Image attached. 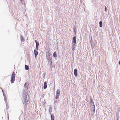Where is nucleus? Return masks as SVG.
Here are the masks:
<instances>
[{
	"label": "nucleus",
	"mask_w": 120,
	"mask_h": 120,
	"mask_svg": "<svg viewBox=\"0 0 120 120\" xmlns=\"http://www.w3.org/2000/svg\"><path fill=\"white\" fill-rule=\"evenodd\" d=\"M73 30L74 31H75L76 30V27L75 26H74L73 27Z\"/></svg>",
	"instance_id": "obj_25"
},
{
	"label": "nucleus",
	"mask_w": 120,
	"mask_h": 120,
	"mask_svg": "<svg viewBox=\"0 0 120 120\" xmlns=\"http://www.w3.org/2000/svg\"><path fill=\"white\" fill-rule=\"evenodd\" d=\"M21 41H23V37L22 35L21 36Z\"/></svg>",
	"instance_id": "obj_22"
},
{
	"label": "nucleus",
	"mask_w": 120,
	"mask_h": 120,
	"mask_svg": "<svg viewBox=\"0 0 120 120\" xmlns=\"http://www.w3.org/2000/svg\"><path fill=\"white\" fill-rule=\"evenodd\" d=\"M29 84L27 83L26 82L25 83L24 85V86L26 87H25V89L26 90H27L28 89V88L27 87V86Z\"/></svg>",
	"instance_id": "obj_11"
},
{
	"label": "nucleus",
	"mask_w": 120,
	"mask_h": 120,
	"mask_svg": "<svg viewBox=\"0 0 120 120\" xmlns=\"http://www.w3.org/2000/svg\"><path fill=\"white\" fill-rule=\"evenodd\" d=\"M72 50L74 51L75 48L76 46V44H72Z\"/></svg>",
	"instance_id": "obj_10"
},
{
	"label": "nucleus",
	"mask_w": 120,
	"mask_h": 120,
	"mask_svg": "<svg viewBox=\"0 0 120 120\" xmlns=\"http://www.w3.org/2000/svg\"><path fill=\"white\" fill-rule=\"evenodd\" d=\"M52 107L51 106H50L49 108V112L50 114H51V112H52Z\"/></svg>",
	"instance_id": "obj_21"
},
{
	"label": "nucleus",
	"mask_w": 120,
	"mask_h": 120,
	"mask_svg": "<svg viewBox=\"0 0 120 120\" xmlns=\"http://www.w3.org/2000/svg\"><path fill=\"white\" fill-rule=\"evenodd\" d=\"M34 56L35 58H36L37 56L38 55V52L37 51L36 49H34Z\"/></svg>",
	"instance_id": "obj_6"
},
{
	"label": "nucleus",
	"mask_w": 120,
	"mask_h": 120,
	"mask_svg": "<svg viewBox=\"0 0 120 120\" xmlns=\"http://www.w3.org/2000/svg\"><path fill=\"white\" fill-rule=\"evenodd\" d=\"M19 120H20L19 118Z\"/></svg>",
	"instance_id": "obj_33"
},
{
	"label": "nucleus",
	"mask_w": 120,
	"mask_h": 120,
	"mask_svg": "<svg viewBox=\"0 0 120 120\" xmlns=\"http://www.w3.org/2000/svg\"><path fill=\"white\" fill-rule=\"evenodd\" d=\"M90 104H93V105H94V102L93 100L92 99V98L90 100Z\"/></svg>",
	"instance_id": "obj_19"
},
{
	"label": "nucleus",
	"mask_w": 120,
	"mask_h": 120,
	"mask_svg": "<svg viewBox=\"0 0 120 120\" xmlns=\"http://www.w3.org/2000/svg\"><path fill=\"white\" fill-rule=\"evenodd\" d=\"M74 75L75 76H77V73L78 71L76 69H75L74 70Z\"/></svg>",
	"instance_id": "obj_7"
},
{
	"label": "nucleus",
	"mask_w": 120,
	"mask_h": 120,
	"mask_svg": "<svg viewBox=\"0 0 120 120\" xmlns=\"http://www.w3.org/2000/svg\"><path fill=\"white\" fill-rule=\"evenodd\" d=\"M99 26L100 27H102V23L101 21H100L99 22Z\"/></svg>",
	"instance_id": "obj_17"
},
{
	"label": "nucleus",
	"mask_w": 120,
	"mask_h": 120,
	"mask_svg": "<svg viewBox=\"0 0 120 120\" xmlns=\"http://www.w3.org/2000/svg\"><path fill=\"white\" fill-rule=\"evenodd\" d=\"M47 82H44V83L43 88L44 89H45L47 88Z\"/></svg>",
	"instance_id": "obj_9"
},
{
	"label": "nucleus",
	"mask_w": 120,
	"mask_h": 120,
	"mask_svg": "<svg viewBox=\"0 0 120 120\" xmlns=\"http://www.w3.org/2000/svg\"><path fill=\"white\" fill-rule=\"evenodd\" d=\"M92 106V107H95V105H94H94H93V104H90Z\"/></svg>",
	"instance_id": "obj_28"
},
{
	"label": "nucleus",
	"mask_w": 120,
	"mask_h": 120,
	"mask_svg": "<svg viewBox=\"0 0 120 120\" xmlns=\"http://www.w3.org/2000/svg\"><path fill=\"white\" fill-rule=\"evenodd\" d=\"M46 57L47 60L51 59V58H50V54L49 52H47L46 54Z\"/></svg>",
	"instance_id": "obj_5"
},
{
	"label": "nucleus",
	"mask_w": 120,
	"mask_h": 120,
	"mask_svg": "<svg viewBox=\"0 0 120 120\" xmlns=\"http://www.w3.org/2000/svg\"><path fill=\"white\" fill-rule=\"evenodd\" d=\"M51 120H54V115L53 113L52 114L51 116Z\"/></svg>",
	"instance_id": "obj_12"
},
{
	"label": "nucleus",
	"mask_w": 120,
	"mask_h": 120,
	"mask_svg": "<svg viewBox=\"0 0 120 120\" xmlns=\"http://www.w3.org/2000/svg\"><path fill=\"white\" fill-rule=\"evenodd\" d=\"M35 42L36 44V46H38L39 45V42L38 41H37V40H35Z\"/></svg>",
	"instance_id": "obj_16"
},
{
	"label": "nucleus",
	"mask_w": 120,
	"mask_h": 120,
	"mask_svg": "<svg viewBox=\"0 0 120 120\" xmlns=\"http://www.w3.org/2000/svg\"><path fill=\"white\" fill-rule=\"evenodd\" d=\"M76 38L75 36L73 37L72 38V44H76Z\"/></svg>",
	"instance_id": "obj_4"
},
{
	"label": "nucleus",
	"mask_w": 120,
	"mask_h": 120,
	"mask_svg": "<svg viewBox=\"0 0 120 120\" xmlns=\"http://www.w3.org/2000/svg\"><path fill=\"white\" fill-rule=\"evenodd\" d=\"M2 92L3 93V96H4V101H5L6 103V99H7V98L6 97V96L5 95V93H4V92L3 89H2Z\"/></svg>",
	"instance_id": "obj_8"
},
{
	"label": "nucleus",
	"mask_w": 120,
	"mask_h": 120,
	"mask_svg": "<svg viewBox=\"0 0 120 120\" xmlns=\"http://www.w3.org/2000/svg\"><path fill=\"white\" fill-rule=\"evenodd\" d=\"M119 112H117L116 116V117H117V120H119V118L118 117L119 116Z\"/></svg>",
	"instance_id": "obj_13"
},
{
	"label": "nucleus",
	"mask_w": 120,
	"mask_h": 120,
	"mask_svg": "<svg viewBox=\"0 0 120 120\" xmlns=\"http://www.w3.org/2000/svg\"><path fill=\"white\" fill-rule=\"evenodd\" d=\"M26 89H25L23 92V97L22 101L24 102V105H27L28 104H29L30 102L29 101V97L28 95V92L27 90Z\"/></svg>",
	"instance_id": "obj_1"
},
{
	"label": "nucleus",
	"mask_w": 120,
	"mask_h": 120,
	"mask_svg": "<svg viewBox=\"0 0 120 120\" xmlns=\"http://www.w3.org/2000/svg\"><path fill=\"white\" fill-rule=\"evenodd\" d=\"M118 63H119V64L120 65V60L119 61V62H118Z\"/></svg>",
	"instance_id": "obj_29"
},
{
	"label": "nucleus",
	"mask_w": 120,
	"mask_h": 120,
	"mask_svg": "<svg viewBox=\"0 0 120 120\" xmlns=\"http://www.w3.org/2000/svg\"><path fill=\"white\" fill-rule=\"evenodd\" d=\"M15 72H13L12 73L11 79V83H13L15 80Z\"/></svg>",
	"instance_id": "obj_2"
},
{
	"label": "nucleus",
	"mask_w": 120,
	"mask_h": 120,
	"mask_svg": "<svg viewBox=\"0 0 120 120\" xmlns=\"http://www.w3.org/2000/svg\"><path fill=\"white\" fill-rule=\"evenodd\" d=\"M25 69L26 70H27L29 69V67L28 66L26 65L25 66Z\"/></svg>",
	"instance_id": "obj_18"
},
{
	"label": "nucleus",
	"mask_w": 120,
	"mask_h": 120,
	"mask_svg": "<svg viewBox=\"0 0 120 120\" xmlns=\"http://www.w3.org/2000/svg\"><path fill=\"white\" fill-rule=\"evenodd\" d=\"M119 21H120V17H119Z\"/></svg>",
	"instance_id": "obj_32"
},
{
	"label": "nucleus",
	"mask_w": 120,
	"mask_h": 120,
	"mask_svg": "<svg viewBox=\"0 0 120 120\" xmlns=\"http://www.w3.org/2000/svg\"><path fill=\"white\" fill-rule=\"evenodd\" d=\"M38 46H36L35 47V49H36V51L38 50Z\"/></svg>",
	"instance_id": "obj_26"
},
{
	"label": "nucleus",
	"mask_w": 120,
	"mask_h": 120,
	"mask_svg": "<svg viewBox=\"0 0 120 120\" xmlns=\"http://www.w3.org/2000/svg\"><path fill=\"white\" fill-rule=\"evenodd\" d=\"M48 60V64L50 65V68H52V58L51 59H49V60Z\"/></svg>",
	"instance_id": "obj_3"
},
{
	"label": "nucleus",
	"mask_w": 120,
	"mask_h": 120,
	"mask_svg": "<svg viewBox=\"0 0 120 120\" xmlns=\"http://www.w3.org/2000/svg\"><path fill=\"white\" fill-rule=\"evenodd\" d=\"M59 96V95H56V96L55 97V98L56 99H57L58 98Z\"/></svg>",
	"instance_id": "obj_24"
},
{
	"label": "nucleus",
	"mask_w": 120,
	"mask_h": 120,
	"mask_svg": "<svg viewBox=\"0 0 120 120\" xmlns=\"http://www.w3.org/2000/svg\"><path fill=\"white\" fill-rule=\"evenodd\" d=\"M60 91L58 89L56 92V95H59L60 94Z\"/></svg>",
	"instance_id": "obj_14"
},
{
	"label": "nucleus",
	"mask_w": 120,
	"mask_h": 120,
	"mask_svg": "<svg viewBox=\"0 0 120 120\" xmlns=\"http://www.w3.org/2000/svg\"><path fill=\"white\" fill-rule=\"evenodd\" d=\"M23 0H20V1H21V2H22Z\"/></svg>",
	"instance_id": "obj_31"
},
{
	"label": "nucleus",
	"mask_w": 120,
	"mask_h": 120,
	"mask_svg": "<svg viewBox=\"0 0 120 120\" xmlns=\"http://www.w3.org/2000/svg\"><path fill=\"white\" fill-rule=\"evenodd\" d=\"M74 32H75V36L76 35V31H74Z\"/></svg>",
	"instance_id": "obj_30"
},
{
	"label": "nucleus",
	"mask_w": 120,
	"mask_h": 120,
	"mask_svg": "<svg viewBox=\"0 0 120 120\" xmlns=\"http://www.w3.org/2000/svg\"><path fill=\"white\" fill-rule=\"evenodd\" d=\"M91 109L93 111V113H94L95 112V107H92Z\"/></svg>",
	"instance_id": "obj_20"
},
{
	"label": "nucleus",
	"mask_w": 120,
	"mask_h": 120,
	"mask_svg": "<svg viewBox=\"0 0 120 120\" xmlns=\"http://www.w3.org/2000/svg\"><path fill=\"white\" fill-rule=\"evenodd\" d=\"M105 11L106 12L107 11V8L106 7V6H105Z\"/></svg>",
	"instance_id": "obj_27"
},
{
	"label": "nucleus",
	"mask_w": 120,
	"mask_h": 120,
	"mask_svg": "<svg viewBox=\"0 0 120 120\" xmlns=\"http://www.w3.org/2000/svg\"><path fill=\"white\" fill-rule=\"evenodd\" d=\"M53 56L54 58H56L57 57V55L56 54V52H54L53 54Z\"/></svg>",
	"instance_id": "obj_15"
},
{
	"label": "nucleus",
	"mask_w": 120,
	"mask_h": 120,
	"mask_svg": "<svg viewBox=\"0 0 120 120\" xmlns=\"http://www.w3.org/2000/svg\"><path fill=\"white\" fill-rule=\"evenodd\" d=\"M117 109H118V111L120 112V110H119V108H120L119 105H118L117 106Z\"/></svg>",
	"instance_id": "obj_23"
}]
</instances>
